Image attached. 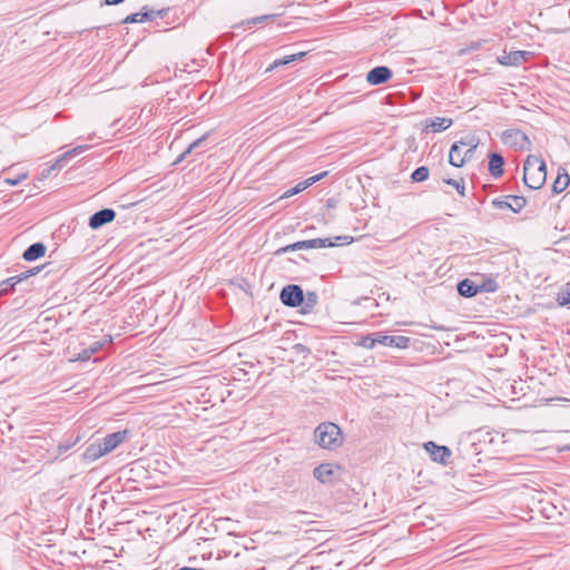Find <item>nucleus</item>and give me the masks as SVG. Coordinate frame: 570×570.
I'll use <instances>...</instances> for the list:
<instances>
[{"label": "nucleus", "mask_w": 570, "mask_h": 570, "mask_svg": "<svg viewBox=\"0 0 570 570\" xmlns=\"http://www.w3.org/2000/svg\"><path fill=\"white\" fill-rule=\"evenodd\" d=\"M129 434H130L129 430L116 431L110 434H107L105 438L90 444L86 449V451L83 453L85 459L90 460V461L98 460L102 455L115 450L124 441H126L128 439Z\"/></svg>", "instance_id": "obj_1"}, {"label": "nucleus", "mask_w": 570, "mask_h": 570, "mask_svg": "<svg viewBox=\"0 0 570 570\" xmlns=\"http://www.w3.org/2000/svg\"><path fill=\"white\" fill-rule=\"evenodd\" d=\"M547 179L546 163L534 155H529L523 164V183L532 189L541 188Z\"/></svg>", "instance_id": "obj_2"}, {"label": "nucleus", "mask_w": 570, "mask_h": 570, "mask_svg": "<svg viewBox=\"0 0 570 570\" xmlns=\"http://www.w3.org/2000/svg\"><path fill=\"white\" fill-rule=\"evenodd\" d=\"M315 442L323 449L334 450L342 445L341 428L333 422H323L314 431Z\"/></svg>", "instance_id": "obj_3"}, {"label": "nucleus", "mask_w": 570, "mask_h": 570, "mask_svg": "<svg viewBox=\"0 0 570 570\" xmlns=\"http://www.w3.org/2000/svg\"><path fill=\"white\" fill-rule=\"evenodd\" d=\"M353 242L352 236H336L334 238H313L306 240H298L296 243L289 244L291 249L301 250V249H312V248H325L333 247L337 245H348Z\"/></svg>", "instance_id": "obj_4"}, {"label": "nucleus", "mask_w": 570, "mask_h": 570, "mask_svg": "<svg viewBox=\"0 0 570 570\" xmlns=\"http://www.w3.org/2000/svg\"><path fill=\"white\" fill-rule=\"evenodd\" d=\"M501 139L504 145L517 150H530L532 147L529 137L520 129H505Z\"/></svg>", "instance_id": "obj_5"}, {"label": "nucleus", "mask_w": 570, "mask_h": 570, "mask_svg": "<svg viewBox=\"0 0 570 570\" xmlns=\"http://www.w3.org/2000/svg\"><path fill=\"white\" fill-rule=\"evenodd\" d=\"M304 292L301 285L288 284L281 289L279 301L287 307H299L303 304Z\"/></svg>", "instance_id": "obj_6"}, {"label": "nucleus", "mask_w": 570, "mask_h": 570, "mask_svg": "<svg viewBox=\"0 0 570 570\" xmlns=\"http://www.w3.org/2000/svg\"><path fill=\"white\" fill-rule=\"evenodd\" d=\"M424 450L429 453L433 462L444 466L451 463L452 451L446 445H439L434 441H428L423 444Z\"/></svg>", "instance_id": "obj_7"}, {"label": "nucleus", "mask_w": 570, "mask_h": 570, "mask_svg": "<svg viewBox=\"0 0 570 570\" xmlns=\"http://www.w3.org/2000/svg\"><path fill=\"white\" fill-rule=\"evenodd\" d=\"M43 268H45V265L32 267V268L27 269L23 273L11 276V277L0 282V295H7V294L12 293L19 283L28 279L31 276L37 275Z\"/></svg>", "instance_id": "obj_8"}, {"label": "nucleus", "mask_w": 570, "mask_h": 570, "mask_svg": "<svg viewBox=\"0 0 570 570\" xmlns=\"http://www.w3.org/2000/svg\"><path fill=\"white\" fill-rule=\"evenodd\" d=\"M169 9L150 10L145 6L141 11L128 14L121 22L125 24L151 21L156 18H165Z\"/></svg>", "instance_id": "obj_9"}, {"label": "nucleus", "mask_w": 570, "mask_h": 570, "mask_svg": "<svg viewBox=\"0 0 570 570\" xmlns=\"http://www.w3.org/2000/svg\"><path fill=\"white\" fill-rule=\"evenodd\" d=\"M393 77V71L387 66H376L366 73V81L371 86L386 83Z\"/></svg>", "instance_id": "obj_10"}, {"label": "nucleus", "mask_w": 570, "mask_h": 570, "mask_svg": "<svg viewBox=\"0 0 570 570\" xmlns=\"http://www.w3.org/2000/svg\"><path fill=\"white\" fill-rule=\"evenodd\" d=\"M116 218V212L112 208H102L89 217L88 225L91 229H99L104 225L111 223Z\"/></svg>", "instance_id": "obj_11"}, {"label": "nucleus", "mask_w": 570, "mask_h": 570, "mask_svg": "<svg viewBox=\"0 0 570 570\" xmlns=\"http://www.w3.org/2000/svg\"><path fill=\"white\" fill-rule=\"evenodd\" d=\"M530 55L531 52L523 50H517L511 52L503 51V55L499 56L497 60L502 66L518 67L522 62L527 61Z\"/></svg>", "instance_id": "obj_12"}, {"label": "nucleus", "mask_w": 570, "mask_h": 570, "mask_svg": "<svg viewBox=\"0 0 570 570\" xmlns=\"http://www.w3.org/2000/svg\"><path fill=\"white\" fill-rule=\"evenodd\" d=\"M328 175L327 171H323V173H320L315 176H312V177H308L306 178L305 180L303 181H299L298 184H296L294 187H292L291 189L286 190L281 197L279 199H285V198H289L294 195H297L299 193H302L303 190H305L306 188H308L309 186L314 185L315 183L320 181L321 179L325 178L326 176Z\"/></svg>", "instance_id": "obj_13"}, {"label": "nucleus", "mask_w": 570, "mask_h": 570, "mask_svg": "<svg viewBox=\"0 0 570 570\" xmlns=\"http://www.w3.org/2000/svg\"><path fill=\"white\" fill-rule=\"evenodd\" d=\"M411 338L403 335H384L379 332V344L384 346L407 348L410 346Z\"/></svg>", "instance_id": "obj_14"}, {"label": "nucleus", "mask_w": 570, "mask_h": 570, "mask_svg": "<svg viewBox=\"0 0 570 570\" xmlns=\"http://www.w3.org/2000/svg\"><path fill=\"white\" fill-rule=\"evenodd\" d=\"M314 478L323 484H330L335 476V468L331 463H322L313 470Z\"/></svg>", "instance_id": "obj_15"}, {"label": "nucleus", "mask_w": 570, "mask_h": 570, "mask_svg": "<svg viewBox=\"0 0 570 570\" xmlns=\"http://www.w3.org/2000/svg\"><path fill=\"white\" fill-rule=\"evenodd\" d=\"M88 148L89 147L87 145H79V146L63 153L55 160V163L51 166H49L48 171L61 169L65 166L66 161H68L69 159H71L72 157H75L77 155H80Z\"/></svg>", "instance_id": "obj_16"}, {"label": "nucleus", "mask_w": 570, "mask_h": 570, "mask_svg": "<svg viewBox=\"0 0 570 570\" xmlns=\"http://www.w3.org/2000/svg\"><path fill=\"white\" fill-rule=\"evenodd\" d=\"M489 173L493 178H500L503 175L504 158L499 153L489 154Z\"/></svg>", "instance_id": "obj_17"}, {"label": "nucleus", "mask_w": 570, "mask_h": 570, "mask_svg": "<svg viewBox=\"0 0 570 570\" xmlns=\"http://www.w3.org/2000/svg\"><path fill=\"white\" fill-rule=\"evenodd\" d=\"M47 246L42 242H37L28 246L22 253L26 262H33L45 256Z\"/></svg>", "instance_id": "obj_18"}, {"label": "nucleus", "mask_w": 570, "mask_h": 570, "mask_svg": "<svg viewBox=\"0 0 570 570\" xmlns=\"http://www.w3.org/2000/svg\"><path fill=\"white\" fill-rule=\"evenodd\" d=\"M458 293L465 297L471 298L475 296L479 292L478 284L474 281H471L470 278H464L460 281L456 285Z\"/></svg>", "instance_id": "obj_19"}, {"label": "nucleus", "mask_w": 570, "mask_h": 570, "mask_svg": "<svg viewBox=\"0 0 570 570\" xmlns=\"http://www.w3.org/2000/svg\"><path fill=\"white\" fill-rule=\"evenodd\" d=\"M449 164L453 167L460 168L465 164L462 148L458 144H452L449 153Z\"/></svg>", "instance_id": "obj_20"}, {"label": "nucleus", "mask_w": 570, "mask_h": 570, "mask_svg": "<svg viewBox=\"0 0 570 570\" xmlns=\"http://www.w3.org/2000/svg\"><path fill=\"white\" fill-rule=\"evenodd\" d=\"M318 303V295L316 292H313V291H308L306 294H304V298H303V304L299 306L301 307V313L302 314H308L311 313L314 307L317 305Z\"/></svg>", "instance_id": "obj_21"}, {"label": "nucleus", "mask_w": 570, "mask_h": 570, "mask_svg": "<svg viewBox=\"0 0 570 570\" xmlns=\"http://www.w3.org/2000/svg\"><path fill=\"white\" fill-rule=\"evenodd\" d=\"M276 17H277V14H263V16L254 17V18L247 19L246 21H243L239 24H236L235 28H239L242 26L252 27V26H256V24L271 22V21H274Z\"/></svg>", "instance_id": "obj_22"}, {"label": "nucleus", "mask_w": 570, "mask_h": 570, "mask_svg": "<svg viewBox=\"0 0 570 570\" xmlns=\"http://www.w3.org/2000/svg\"><path fill=\"white\" fill-rule=\"evenodd\" d=\"M569 183H570V177L567 174V171H564L563 174H558L557 178L554 179V181L552 184V193L553 194L562 193L567 188Z\"/></svg>", "instance_id": "obj_23"}, {"label": "nucleus", "mask_w": 570, "mask_h": 570, "mask_svg": "<svg viewBox=\"0 0 570 570\" xmlns=\"http://www.w3.org/2000/svg\"><path fill=\"white\" fill-rule=\"evenodd\" d=\"M505 199H510L511 212L515 214L520 213L527 205V198L524 196L507 195Z\"/></svg>", "instance_id": "obj_24"}, {"label": "nucleus", "mask_w": 570, "mask_h": 570, "mask_svg": "<svg viewBox=\"0 0 570 570\" xmlns=\"http://www.w3.org/2000/svg\"><path fill=\"white\" fill-rule=\"evenodd\" d=\"M453 121L451 118H442V117H435L431 124L430 127L434 132L443 131L452 126Z\"/></svg>", "instance_id": "obj_25"}, {"label": "nucleus", "mask_w": 570, "mask_h": 570, "mask_svg": "<svg viewBox=\"0 0 570 570\" xmlns=\"http://www.w3.org/2000/svg\"><path fill=\"white\" fill-rule=\"evenodd\" d=\"M478 288L480 293H494L499 289L498 282L492 277L483 278L480 284H478Z\"/></svg>", "instance_id": "obj_26"}, {"label": "nucleus", "mask_w": 570, "mask_h": 570, "mask_svg": "<svg viewBox=\"0 0 570 570\" xmlns=\"http://www.w3.org/2000/svg\"><path fill=\"white\" fill-rule=\"evenodd\" d=\"M430 169L426 166H420L415 168L411 174V180L413 183H423L429 178Z\"/></svg>", "instance_id": "obj_27"}, {"label": "nucleus", "mask_w": 570, "mask_h": 570, "mask_svg": "<svg viewBox=\"0 0 570 570\" xmlns=\"http://www.w3.org/2000/svg\"><path fill=\"white\" fill-rule=\"evenodd\" d=\"M102 346L104 343L96 341L88 348H85L81 353H79L78 358L81 361L89 360L91 355L100 351Z\"/></svg>", "instance_id": "obj_28"}, {"label": "nucleus", "mask_w": 570, "mask_h": 570, "mask_svg": "<svg viewBox=\"0 0 570 570\" xmlns=\"http://www.w3.org/2000/svg\"><path fill=\"white\" fill-rule=\"evenodd\" d=\"M357 344L365 348H373L379 344V332L362 336Z\"/></svg>", "instance_id": "obj_29"}, {"label": "nucleus", "mask_w": 570, "mask_h": 570, "mask_svg": "<svg viewBox=\"0 0 570 570\" xmlns=\"http://www.w3.org/2000/svg\"><path fill=\"white\" fill-rule=\"evenodd\" d=\"M453 144H458L460 146V148L468 147V148L476 149V147L479 145V139L475 138V136H466V137H462L458 141H454Z\"/></svg>", "instance_id": "obj_30"}, {"label": "nucleus", "mask_w": 570, "mask_h": 570, "mask_svg": "<svg viewBox=\"0 0 570 570\" xmlns=\"http://www.w3.org/2000/svg\"><path fill=\"white\" fill-rule=\"evenodd\" d=\"M443 181L446 185H450L456 189V191L464 197L465 196V186H464V179L461 178L460 180L453 179V178H444Z\"/></svg>", "instance_id": "obj_31"}, {"label": "nucleus", "mask_w": 570, "mask_h": 570, "mask_svg": "<svg viewBox=\"0 0 570 570\" xmlns=\"http://www.w3.org/2000/svg\"><path fill=\"white\" fill-rule=\"evenodd\" d=\"M491 205L494 208H497V209H503V210L509 209V210H511L510 199H505V196L494 198L491 202Z\"/></svg>", "instance_id": "obj_32"}, {"label": "nucleus", "mask_w": 570, "mask_h": 570, "mask_svg": "<svg viewBox=\"0 0 570 570\" xmlns=\"http://www.w3.org/2000/svg\"><path fill=\"white\" fill-rule=\"evenodd\" d=\"M289 63H292V62H291L288 56H285L283 58L276 59V60H274L273 63H271L267 67L266 72H271V71H273L276 68H279V67H283V66H287Z\"/></svg>", "instance_id": "obj_33"}, {"label": "nucleus", "mask_w": 570, "mask_h": 570, "mask_svg": "<svg viewBox=\"0 0 570 570\" xmlns=\"http://www.w3.org/2000/svg\"><path fill=\"white\" fill-rule=\"evenodd\" d=\"M557 302L560 306L570 305V287L566 288L564 291H561L558 294Z\"/></svg>", "instance_id": "obj_34"}, {"label": "nucleus", "mask_w": 570, "mask_h": 570, "mask_svg": "<svg viewBox=\"0 0 570 570\" xmlns=\"http://www.w3.org/2000/svg\"><path fill=\"white\" fill-rule=\"evenodd\" d=\"M209 136L208 132L204 134L202 137L197 138L196 140H194L188 147H187V153H193L194 150H196L197 148L202 147L204 145V142L206 141L207 137Z\"/></svg>", "instance_id": "obj_35"}, {"label": "nucleus", "mask_w": 570, "mask_h": 570, "mask_svg": "<svg viewBox=\"0 0 570 570\" xmlns=\"http://www.w3.org/2000/svg\"><path fill=\"white\" fill-rule=\"evenodd\" d=\"M79 441V438H77L75 441H65L60 442L58 444V454H65L68 450H70L77 442Z\"/></svg>", "instance_id": "obj_36"}, {"label": "nucleus", "mask_w": 570, "mask_h": 570, "mask_svg": "<svg viewBox=\"0 0 570 570\" xmlns=\"http://www.w3.org/2000/svg\"><path fill=\"white\" fill-rule=\"evenodd\" d=\"M307 55L306 51H299L296 53L288 55L291 62L299 61Z\"/></svg>", "instance_id": "obj_37"}, {"label": "nucleus", "mask_w": 570, "mask_h": 570, "mask_svg": "<svg viewBox=\"0 0 570 570\" xmlns=\"http://www.w3.org/2000/svg\"><path fill=\"white\" fill-rule=\"evenodd\" d=\"M474 153H475V149H472V148H468L463 155H464V159H465V163L470 161L472 159V157L474 156Z\"/></svg>", "instance_id": "obj_38"}, {"label": "nucleus", "mask_w": 570, "mask_h": 570, "mask_svg": "<svg viewBox=\"0 0 570 570\" xmlns=\"http://www.w3.org/2000/svg\"><path fill=\"white\" fill-rule=\"evenodd\" d=\"M337 204H338V200L334 197H331L326 200V207L331 208V209L335 208L337 206Z\"/></svg>", "instance_id": "obj_39"}, {"label": "nucleus", "mask_w": 570, "mask_h": 570, "mask_svg": "<svg viewBox=\"0 0 570 570\" xmlns=\"http://www.w3.org/2000/svg\"><path fill=\"white\" fill-rule=\"evenodd\" d=\"M295 249H291L289 245H286L284 247H281L279 249H277L275 252V255H282V254H285V253H288V252H294Z\"/></svg>", "instance_id": "obj_40"}, {"label": "nucleus", "mask_w": 570, "mask_h": 570, "mask_svg": "<svg viewBox=\"0 0 570 570\" xmlns=\"http://www.w3.org/2000/svg\"><path fill=\"white\" fill-rule=\"evenodd\" d=\"M125 0H104L102 4L106 6H117L122 3Z\"/></svg>", "instance_id": "obj_41"}, {"label": "nucleus", "mask_w": 570, "mask_h": 570, "mask_svg": "<svg viewBox=\"0 0 570 570\" xmlns=\"http://www.w3.org/2000/svg\"><path fill=\"white\" fill-rule=\"evenodd\" d=\"M23 178H26V175L19 176L16 179H8L7 181L14 186L18 185Z\"/></svg>", "instance_id": "obj_42"}, {"label": "nucleus", "mask_w": 570, "mask_h": 570, "mask_svg": "<svg viewBox=\"0 0 570 570\" xmlns=\"http://www.w3.org/2000/svg\"><path fill=\"white\" fill-rule=\"evenodd\" d=\"M177 570H204V569H202V568H196V567H181V568H179V569H177Z\"/></svg>", "instance_id": "obj_43"}, {"label": "nucleus", "mask_w": 570, "mask_h": 570, "mask_svg": "<svg viewBox=\"0 0 570 570\" xmlns=\"http://www.w3.org/2000/svg\"><path fill=\"white\" fill-rule=\"evenodd\" d=\"M185 159V157H183V155L180 154L179 157L174 161V165H177L179 164L180 161H183Z\"/></svg>", "instance_id": "obj_44"}, {"label": "nucleus", "mask_w": 570, "mask_h": 570, "mask_svg": "<svg viewBox=\"0 0 570 570\" xmlns=\"http://www.w3.org/2000/svg\"><path fill=\"white\" fill-rule=\"evenodd\" d=\"M51 171H48V168L42 171L43 177H48Z\"/></svg>", "instance_id": "obj_45"}, {"label": "nucleus", "mask_w": 570, "mask_h": 570, "mask_svg": "<svg viewBox=\"0 0 570 570\" xmlns=\"http://www.w3.org/2000/svg\"><path fill=\"white\" fill-rule=\"evenodd\" d=\"M191 153H187V148L181 153L183 157L187 158Z\"/></svg>", "instance_id": "obj_46"}, {"label": "nucleus", "mask_w": 570, "mask_h": 570, "mask_svg": "<svg viewBox=\"0 0 570 570\" xmlns=\"http://www.w3.org/2000/svg\"><path fill=\"white\" fill-rule=\"evenodd\" d=\"M295 348L298 350V351H302L304 348V345L297 344V345H295Z\"/></svg>", "instance_id": "obj_47"}, {"label": "nucleus", "mask_w": 570, "mask_h": 570, "mask_svg": "<svg viewBox=\"0 0 570 570\" xmlns=\"http://www.w3.org/2000/svg\"><path fill=\"white\" fill-rule=\"evenodd\" d=\"M563 449H564V450H570V443H568V444L563 445Z\"/></svg>", "instance_id": "obj_48"}]
</instances>
